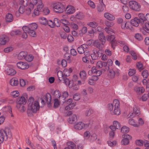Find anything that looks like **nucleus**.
Here are the masks:
<instances>
[{
	"label": "nucleus",
	"mask_w": 149,
	"mask_h": 149,
	"mask_svg": "<svg viewBox=\"0 0 149 149\" xmlns=\"http://www.w3.org/2000/svg\"><path fill=\"white\" fill-rule=\"evenodd\" d=\"M34 99L32 97H30L28 100V105L26 111L28 116H32L33 113H36L39 109V103L36 101L34 102Z\"/></svg>",
	"instance_id": "f257e3e1"
},
{
	"label": "nucleus",
	"mask_w": 149,
	"mask_h": 149,
	"mask_svg": "<svg viewBox=\"0 0 149 149\" xmlns=\"http://www.w3.org/2000/svg\"><path fill=\"white\" fill-rule=\"evenodd\" d=\"M120 105L119 101L117 99H115L113 101V103H109L108 104V109L111 111V113L112 115L118 116L121 113Z\"/></svg>",
	"instance_id": "f03ea898"
},
{
	"label": "nucleus",
	"mask_w": 149,
	"mask_h": 149,
	"mask_svg": "<svg viewBox=\"0 0 149 149\" xmlns=\"http://www.w3.org/2000/svg\"><path fill=\"white\" fill-rule=\"evenodd\" d=\"M38 27L37 24L33 23L29 24L28 26H24L22 27V29L24 31H27V33L31 36L35 37L36 36L35 30Z\"/></svg>",
	"instance_id": "7ed1b4c3"
},
{
	"label": "nucleus",
	"mask_w": 149,
	"mask_h": 149,
	"mask_svg": "<svg viewBox=\"0 0 149 149\" xmlns=\"http://www.w3.org/2000/svg\"><path fill=\"white\" fill-rule=\"evenodd\" d=\"M58 79L60 81H63V83L66 85L70 86V81L67 78L68 75L65 74H63L62 72L61 71H58L57 74Z\"/></svg>",
	"instance_id": "20e7f679"
},
{
	"label": "nucleus",
	"mask_w": 149,
	"mask_h": 149,
	"mask_svg": "<svg viewBox=\"0 0 149 149\" xmlns=\"http://www.w3.org/2000/svg\"><path fill=\"white\" fill-rule=\"evenodd\" d=\"M53 9L55 13H61L64 11L65 7L62 3L58 2L53 4Z\"/></svg>",
	"instance_id": "39448f33"
},
{
	"label": "nucleus",
	"mask_w": 149,
	"mask_h": 149,
	"mask_svg": "<svg viewBox=\"0 0 149 149\" xmlns=\"http://www.w3.org/2000/svg\"><path fill=\"white\" fill-rule=\"evenodd\" d=\"M37 5L39 8V6L40 8H41L42 6L43 5L42 0H30V3L29 5L31 8L33 9L34 6Z\"/></svg>",
	"instance_id": "423d86ee"
},
{
	"label": "nucleus",
	"mask_w": 149,
	"mask_h": 149,
	"mask_svg": "<svg viewBox=\"0 0 149 149\" xmlns=\"http://www.w3.org/2000/svg\"><path fill=\"white\" fill-rule=\"evenodd\" d=\"M129 6L130 8L136 11L140 10V5L138 3L134 1H130L129 2Z\"/></svg>",
	"instance_id": "0eeeda50"
},
{
	"label": "nucleus",
	"mask_w": 149,
	"mask_h": 149,
	"mask_svg": "<svg viewBox=\"0 0 149 149\" xmlns=\"http://www.w3.org/2000/svg\"><path fill=\"white\" fill-rule=\"evenodd\" d=\"M89 124H84L82 122H79L74 125V127L76 130H80L88 127Z\"/></svg>",
	"instance_id": "6e6552de"
},
{
	"label": "nucleus",
	"mask_w": 149,
	"mask_h": 149,
	"mask_svg": "<svg viewBox=\"0 0 149 149\" xmlns=\"http://www.w3.org/2000/svg\"><path fill=\"white\" fill-rule=\"evenodd\" d=\"M138 16L139 17V20L141 23L143 24L146 21H149V14H147L145 16L143 13H140L138 14Z\"/></svg>",
	"instance_id": "1a4fd4ad"
},
{
	"label": "nucleus",
	"mask_w": 149,
	"mask_h": 149,
	"mask_svg": "<svg viewBox=\"0 0 149 149\" xmlns=\"http://www.w3.org/2000/svg\"><path fill=\"white\" fill-rule=\"evenodd\" d=\"M122 137L123 139L121 141V144L124 145H126L129 144V140L132 138L131 136L127 134H123Z\"/></svg>",
	"instance_id": "9d476101"
},
{
	"label": "nucleus",
	"mask_w": 149,
	"mask_h": 149,
	"mask_svg": "<svg viewBox=\"0 0 149 149\" xmlns=\"http://www.w3.org/2000/svg\"><path fill=\"white\" fill-rule=\"evenodd\" d=\"M107 41L109 42L111 44L112 47L114 49L115 46L116 44V40H115V36L113 35H108L107 36Z\"/></svg>",
	"instance_id": "9b49d317"
},
{
	"label": "nucleus",
	"mask_w": 149,
	"mask_h": 149,
	"mask_svg": "<svg viewBox=\"0 0 149 149\" xmlns=\"http://www.w3.org/2000/svg\"><path fill=\"white\" fill-rule=\"evenodd\" d=\"M1 136V137H3V140H6L8 138H11L12 137V134L11 131H0Z\"/></svg>",
	"instance_id": "f8f14e48"
},
{
	"label": "nucleus",
	"mask_w": 149,
	"mask_h": 149,
	"mask_svg": "<svg viewBox=\"0 0 149 149\" xmlns=\"http://www.w3.org/2000/svg\"><path fill=\"white\" fill-rule=\"evenodd\" d=\"M109 127L112 130H120L121 128V125L118 122L114 120L113 122V125L110 126Z\"/></svg>",
	"instance_id": "ddd939ff"
},
{
	"label": "nucleus",
	"mask_w": 149,
	"mask_h": 149,
	"mask_svg": "<svg viewBox=\"0 0 149 149\" xmlns=\"http://www.w3.org/2000/svg\"><path fill=\"white\" fill-rule=\"evenodd\" d=\"M17 65L18 68L22 70L26 69L29 68V65L25 62H18L17 64Z\"/></svg>",
	"instance_id": "4468645a"
},
{
	"label": "nucleus",
	"mask_w": 149,
	"mask_h": 149,
	"mask_svg": "<svg viewBox=\"0 0 149 149\" xmlns=\"http://www.w3.org/2000/svg\"><path fill=\"white\" fill-rule=\"evenodd\" d=\"M9 39L8 37L5 35H2L0 36V44L2 45H5L8 42Z\"/></svg>",
	"instance_id": "2eb2a0df"
},
{
	"label": "nucleus",
	"mask_w": 149,
	"mask_h": 149,
	"mask_svg": "<svg viewBox=\"0 0 149 149\" xmlns=\"http://www.w3.org/2000/svg\"><path fill=\"white\" fill-rule=\"evenodd\" d=\"M44 99L46 102L48 106L49 107H51V97L50 94L49 93H47L44 97Z\"/></svg>",
	"instance_id": "dca6fc26"
},
{
	"label": "nucleus",
	"mask_w": 149,
	"mask_h": 149,
	"mask_svg": "<svg viewBox=\"0 0 149 149\" xmlns=\"http://www.w3.org/2000/svg\"><path fill=\"white\" fill-rule=\"evenodd\" d=\"M77 120V118L75 114H73L69 116L67 119L68 122L70 124H73Z\"/></svg>",
	"instance_id": "f3484780"
},
{
	"label": "nucleus",
	"mask_w": 149,
	"mask_h": 149,
	"mask_svg": "<svg viewBox=\"0 0 149 149\" xmlns=\"http://www.w3.org/2000/svg\"><path fill=\"white\" fill-rule=\"evenodd\" d=\"M66 13L68 14H71L75 12V9L72 6L69 5L66 9Z\"/></svg>",
	"instance_id": "a211bd4d"
},
{
	"label": "nucleus",
	"mask_w": 149,
	"mask_h": 149,
	"mask_svg": "<svg viewBox=\"0 0 149 149\" xmlns=\"http://www.w3.org/2000/svg\"><path fill=\"white\" fill-rule=\"evenodd\" d=\"M130 23L132 26L137 27L139 26V24L141 23V22L139 20V18L136 17L131 20Z\"/></svg>",
	"instance_id": "6ab92c4d"
},
{
	"label": "nucleus",
	"mask_w": 149,
	"mask_h": 149,
	"mask_svg": "<svg viewBox=\"0 0 149 149\" xmlns=\"http://www.w3.org/2000/svg\"><path fill=\"white\" fill-rule=\"evenodd\" d=\"M140 110L139 108L136 106L133 107V113H130L128 116L130 118H132L134 117L135 115L138 114L139 113Z\"/></svg>",
	"instance_id": "aec40b11"
},
{
	"label": "nucleus",
	"mask_w": 149,
	"mask_h": 149,
	"mask_svg": "<svg viewBox=\"0 0 149 149\" xmlns=\"http://www.w3.org/2000/svg\"><path fill=\"white\" fill-rule=\"evenodd\" d=\"M104 17L110 21H113L115 19V17L113 15L108 12L104 13Z\"/></svg>",
	"instance_id": "412c9836"
},
{
	"label": "nucleus",
	"mask_w": 149,
	"mask_h": 149,
	"mask_svg": "<svg viewBox=\"0 0 149 149\" xmlns=\"http://www.w3.org/2000/svg\"><path fill=\"white\" fill-rule=\"evenodd\" d=\"M16 102L17 104H23L26 103L25 98L22 96L18 97Z\"/></svg>",
	"instance_id": "4be33fe9"
},
{
	"label": "nucleus",
	"mask_w": 149,
	"mask_h": 149,
	"mask_svg": "<svg viewBox=\"0 0 149 149\" xmlns=\"http://www.w3.org/2000/svg\"><path fill=\"white\" fill-rule=\"evenodd\" d=\"M99 40L101 42L102 45H104L106 42V39L105 37L104 33H100L98 36Z\"/></svg>",
	"instance_id": "5701e85b"
},
{
	"label": "nucleus",
	"mask_w": 149,
	"mask_h": 149,
	"mask_svg": "<svg viewBox=\"0 0 149 149\" xmlns=\"http://www.w3.org/2000/svg\"><path fill=\"white\" fill-rule=\"evenodd\" d=\"M18 83V79L16 77H13L10 81V84L12 86H17Z\"/></svg>",
	"instance_id": "b1692460"
},
{
	"label": "nucleus",
	"mask_w": 149,
	"mask_h": 149,
	"mask_svg": "<svg viewBox=\"0 0 149 149\" xmlns=\"http://www.w3.org/2000/svg\"><path fill=\"white\" fill-rule=\"evenodd\" d=\"M134 90L138 94H141L143 93L145 91V89L143 87H139L136 86L134 87Z\"/></svg>",
	"instance_id": "393cba45"
},
{
	"label": "nucleus",
	"mask_w": 149,
	"mask_h": 149,
	"mask_svg": "<svg viewBox=\"0 0 149 149\" xmlns=\"http://www.w3.org/2000/svg\"><path fill=\"white\" fill-rule=\"evenodd\" d=\"M26 52H20L18 56V58L19 60L25 59L27 54Z\"/></svg>",
	"instance_id": "a878e982"
},
{
	"label": "nucleus",
	"mask_w": 149,
	"mask_h": 149,
	"mask_svg": "<svg viewBox=\"0 0 149 149\" xmlns=\"http://www.w3.org/2000/svg\"><path fill=\"white\" fill-rule=\"evenodd\" d=\"M129 22L125 21L121 24V27L122 29H130L129 26Z\"/></svg>",
	"instance_id": "bb28decb"
},
{
	"label": "nucleus",
	"mask_w": 149,
	"mask_h": 149,
	"mask_svg": "<svg viewBox=\"0 0 149 149\" xmlns=\"http://www.w3.org/2000/svg\"><path fill=\"white\" fill-rule=\"evenodd\" d=\"M43 5L42 6L41 8H40V6H39V8L38 6H37V9H35L34 10L33 14L35 16L38 15L39 14V13L41 12H42V8H43Z\"/></svg>",
	"instance_id": "cd10ccee"
},
{
	"label": "nucleus",
	"mask_w": 149,
	"mask_h": 149,
	"mask_svg": "<svg viewBox=\"0 0 149 149\" xmlns=\"http://www.w3.org/2000/svg\"><path fill=\"white\" fill-rule=\"evenodd\" d=\"M97 67L99 68H101L102 67H106L107 65V63L106 62H103L101 61H98L96 64Z\"/></svg>",
	"instance_id": "c85d7f7f"
},
{
	"label": "nucleus",
	"mask_w": 149,
	"mask_h": 149,
	"mask_svg": "<svg viewBox=\"0 0 149 149\" xmlns=\"http://www.w3.org/2000/svg\"><path fill=\"white\" fill-rule=\"evenodd\" d=\"M7 74L10 75H13L16 74L15 71L11 68H8L6 70Z\"/></svg>",
	"instance_id": "c756f323"
},
{
	"label": "nucleus",
	"mask_w": 149,
	"mask_h": 149,
	"mask_svg": "<svg viewBox=\"0 0 149 149\" xmlns=\"http://www.w3.org/2000/svg\"><path fill=\"white\" fill-rule=\"evenodd\" d=\"M13 16L12 14L10 13H8L6 16V20L7 22H10L13 20Z\"/></svg>",
	"instance_id": "7c9ffc66"
},
{
	"label": "nucleus",
	"mask_w": 149,
	"mask_h": 149,
	"mask_svg": "<svg viewBox=\"0 0 149 149\" xmlns=\"http://www.w3.org/2000/svg\"><path fill=\"white\" fill-rule=\"evenodd\" d=\"M16 107L19 111L22 113L24 112L26 109L25 107L23 104H17Z\"/></svg>",
	"instance_id": "2f4dec72"
},
{
	"label": "nucleus",
	"mask_w": 149,
	"mask_h": 149,
	"mask_svg": "<svg viewBox=\"0 0 149 149\" xmlns=\"http://www.w3.org/2000/svg\"><path fill=\"white\" fill-rule=\"evenodd\" d=\"M79 75L81 79L85 80L86 78V74L85 71L82 70L80 72Z\"/></svg>",
	"instance_id": "473e14b6"
},
{
	"label": "nucleus",
	"mask_w": 149,
	"mask_h": 149,
	"mask_svg": "<svg viewBox=\"0 0 149 149\" xmlns=\"http://www.w3.org/2000/svg\"><path fill=\"white\" fill-rule=\"evenodd\" d=\"M71 57L69 53H66L64 55V58L65 60L67 61V62L69 63H70L71 62V60L70 58Z\"/></svg>",
	"instance_id": "72a5a7b5"
},
{
	"label": "nucleus",
	"mask_w": 149,
	"mask_h": 149,
	"mask_svg": "<svg viewBox=\"0 0 149 149\" xmlns=\"http://www.w3.org/2000/svg\"><path fill=\"white\" fill-rule=\"evenodd\" d=\"M67 144L68 146V147L69 148H70L71 149H75L76 148V146L73 142H67Z\"/></svg>",
	"instance_id": "f704fd0d"
},
{
	"label": "nucleus",
	"mask_w": 149,
	"mask_h": 149,
	"mask_svg": "<svg viewBox=\"0 0 149 149\" xmlns=\"http://www.w3.org/2000/svg\"><path fill=\"white\" fill-rule=\"evenodd\" d=\"M93 45L99 49H100L102 48L101 44L97 40L94 41Z\"/></svg>",
	"instance_id": "c9c22d12"
},
{
	"label": "nucleus",
	"mask_w": 149,
	"mask_h": 149,
	"mask_svg": "<svg viewBox=\"0 0 149 149\" xmlns=\"http://www.w3.org/2000/svg\"><path fill=\"white\" fill-rule=\"evenodd\" d=\"M40 23L44 25H47V24L48 21L44 17H41L39 19Z\"/></svg>",
	"instance_id": "e433bc0d"
},
{
	"label": "nucleus",
	"mask_w": 149,
	"mask_h": 149,
	"mask_svg": "<svg viewBox=\"0 0 149 149\" xmlns=\"http://www.w3.org/2000/svg\"><path fill=\"white\" fill-rule=\"evenodd\" d=\"M129 123L130 125H132L134 127L139 126V124L134 121V120L133 119H130L129 120Z\"/></svg>",
	"instance_id": "4c0bfd02"
},
{
	"label": "nucleus",
	"mask_w": 149,
	"mask_h": 149,
	"mask_svg": "<svg viewBox=\"0 0 149 149\" xmlns=\"http://www.w3.org/2000/svg\"><path fill=\"white\" fill-rule=\"evenodd\" d=\"M143 29L146 32L149 33V21H146L145 22Z\"/></svg>",
	"instance_id": "58836bf2"
},
{
	"label": "nucleus",
	"mask_w": 149,
	"mask_h": 149,
	"mask_svg": "<svg viewBox=\"0 0 149 149\" xmlns=\"http://www.w3.org/2000/svg\"><path fill=\"white\" fill-rule=\"evenodd\" d=\"M87 25L92 28H95L98 26V23L95 22H91L87 23Z\"/></svg>",
	"instance_id": "ea45409f"
},
{
	"label": "nucleus",
	"mask_w": 149,
	"mask_h": 149,
	"mask_svg": "<svg viewBox=\"0 0 149 149\" xmlns=\"http://www.w3.org/2000/svg\"><path fill=\"white\" fill-rule=\"evenodd\" d=\"M61 96V93L58 90H55L54 93V96L56 98H59Z\"/></svg>",
	"instance_id": "a19ab883"
},
{
	"label": "nucleus",
	"mask_w": 149,
	"mask_h": 149,
	"mask_svg": "<svg viewBox=\"0 0 149 149\" xmlns=\"http://www.w3.org/2000/svg\"><path fill=\"white\" fill-rule=\"evenodd\" d=\"M33 58V56L31 54H27L25 59L28 62L32 61Z\"/></svg>",
	"instance_id": "79ce46f5"
},
{
	"label": "nucleus",
	"mask_w": 149,
	"mask_h": 149,
	"mask_svg": "<svg viewBox=\"0 0 149 149\" xmlns=\"http://www.w3.org/2000/svg\"><path fill=\"white\" fill-rule=\"evenodd\" d=\"M105 6L104 4H100L97 7V11L99 12H103L104 10V8H105Z\"/></svg>",
	"instance_id": "37998d69"
},
{
	"label": "nucleus",
	"mask_w": 149,
	"mask_h": 149,
	"mask_svg": "<svg viewBox=\"0 0 149 149\" xmlns=\"http://www.w3.org/2000/svg\"><path fill=\"white\" fill-rule=\"evenodd\" d=\"M59 100L58 98H55L54 100V108H57L60 104Z\"/></svg>",
	"instance_id": "c03bdc74"
},
{
	"label": "nucleus",
	"mask_w": 149,
	"mask_h": 149,
	"mask_svg": "<svg viewBox=\"0 0 149 149\" xmlns=\"http://www.w3.org/2000/svg\"><path fill=\"white\" fill-rule=\"evenodd\" d=\"M21 31L19 30L13 31L10 33V35L11 36H13L16 35L20 34Z\"/></svg>",
	"instance_id": "a18cd8bd"
},
{
	"label": "nucleus",
	"mask_w": 149,
	"mask_h": 149,
	"mask_svg": "<svg viewBox=\"0 0 149 149\" xmlns=\"http://www.w3.org/2000/svg\"><path fill=\"white\" fill-rule=\"evenodd\" d=\"M67 105L65 107V109L66 110H70L73 109V107L75 106V104H71Z\"/></svg>",
	"instance_id": "49530a36"
},
{
	"label": "nucleus",
	"mask_w": 149,
	"mask_h": 149,
	"mask_svg": "<svg viewBox=\"0 0 149 149\" xmlns=\"http://www.w3.org/2000/svg\"><path fill=\"white\" fill-rule=\"evenodd\" d=\"M97 71L96 67L94 66L93 67L91 70L88 71V74L89 75H91L93 74H95Z\"/></svg>",
	"instance_id": "de8ad7c7"
},
{
	"label": "nucleus",
	"mask_w": 149,
	"mask_h": 149,
	"mask_svg": "<svg viewBox=\"0 0 149 149\" xmlns=\"http://www.w3.org/2000/svg\"><path fill=\"white\" fill-rule=\"evenodd\" d=\"M135 38L138 40H141L143 39L142 36L141 34L139 33H136L134 36Z\"/></svg>",
	"instance_id": "09e8293b"
},
{
	"label": "nucleus",
	"mask_w": 149,
	"mask_h": 149,
	"mask_svg": "<svg viewBox=\"0 0 149 149\" xmlns=\"http://www.w3.org/2000/svg\"><path fill=\"white\" fill-rule=\"evenodd\" d=\"M115 72L114 71L111 70H109V75L111 78H114L115 76Z\"/></svg>",
	"instance_id": "8fccbe9b"
},
{
	"label": "nucleus",
	"mask_w": 149,
	"mask_h": 149,
	"mask_svg": "<svg viewBox=\"0 0 149 149\" xmlns=\"http://www.w3.org/2000/svg\"><path fill=\"white\" fill-rule=\"evenodd\" d=\"M88 5L92 8H95V5L94 3L91 0H89L88 2Z\"/></svg>",
	"instance_id": "3c124183"
},
{
	"label": "nucleus",
	"mask_w": 149,
	"mask_h": 149,
	"mask_svg": "<svg viewBox=\"0 0 149 149\" xmlns=\"http://www.w3.org/2000/svg\"><path fill=\"white\" fill-rule=\"evenodd\" d=\"M136 72V71L135 69H130L129 70L128 72V75L130 76H132Z\"/></svg>",
	"instance_id": "603ef678"
},
{
	"label": "nucleus",
	"mask_w": 149,
	"mask_h": 149,
	"mask_svg": "<svg viewBox=\"0 0 149 149\" xmlns=\"http://www.w3.org/2000/svg\"><path fill=\"white\" fill-rule=\"evenodd\" d=\"M142 75L144 78H147L148 76V71L146 70H144L142 72Z\"/></svg>",
	"instance_id": "864d4df0"
},
{
	"label": "nucleus",
	"mask_w": 149,
	"mask_h": 149,
	"mask_svg": "<svg viewBox=\"0 0 149 149\" xmlns=\"http://www.w3.org/2000/svg\"><path fill=\"white\" fill-rule=\"evenodd\" d=\"M77 50L79 53L81 54H83L85 52L84 49L81 45L80 47H78Z\"/></svg>",
	"instance_id": "5fc2aeb1"
},
{
	"label": "nucleus",
	"mask_w": 149,
	"mask_h": 149,
	"mask_svg": "<svg viewBox=\"0 0 149 149\" xmlns=\"http://www.w3.org/2000/svg\"><path fill=\"white\" fill-rule=\"evenodd\" d=\"M42 12L45 15H47L49 13V10L47 8H42Z\"/></svg>",
	"instance_id": "6e6d98bb"
},
{
	"label": "nucleus",
	"mask_w": 149,
	"mask_h": 149,
	"mask_svg": "<svg viewBox=\"0 0 149 149\" xmlns=\"http://www.w3.org/2000/svg\"><path fill=\"white\" fill-rule=\"evenodd\" d=\"M68 93L67 92L65 91L64 92L62 95H61V98H63V100H65L66 97L68 96Z\"/></svg>",
	"instance_id": "4d7b16f0"
},
{
	"label": "nucleus",
	"mask_w": 149,
	"mask_h": 149,
	"mask_svg": "<svg viewBox=\"0 0 149 149\" xmlns=\"http://www.w3.org/2000/svg\"><path fill=\"white\" fill-rule=\"evenodd\" d=\"M70 25L71 27L75 30H77L78 29V26L73 22H71Z\"/></svg>",
	"instance_id": "13d9d810"
},
{
	"label": "nucleus",
	"mask_w": 149,
	"mask_h": 149,
	"mask_svg": "<svg viewBox=\"0 0 149 149\" xmlns=\"http://www.w3.org/2000/svg\"><path fill=\"white\" fill-rule=\"evenodd\" d=\"M25 7L23 6H20L19 9V13L21 14L23 13L25 11Z\"/></svg>",
	"instance_id": "bf43d9fd"
},
{
	"label": "nucleus",
	"mask_w": 149,
	"mask_h": 149,
	"mask_svg": "<svg viewBox=\"0 0 149 149\" xmlns=\"http://www.w3.org/2000/svg\"><path fill=\"white\" fill-rule=\"evenodd\" d=\"M55 26H56L57 27H59L60 25V22L59 20L57 18H55L54 19Z\"/></svg>",
	"instance_id": "052dcab7"
},
{
	"label": "nucleus",
	"mask_w": 149,
	"mask_h": 149,
	"mask_svg": "<svg viewBox=\"0 0 149 149\" xmlns=\"http://www.w3.org/2000/svg\"><path fill=\"white\" fill-rule=\"evenodd\" d=\"M11 95L13 97H16L19 95V93L17 91H15L11 93Z\"/></svg>",
	"instance_id": "680f3d73"
},
{
	"label": "nucleus",
	"mask_w": 149,
	"mask_h": 149,
	"mask_svg": "<svg viewBox=\"0 0 149 149\" xmlns=\"http://www.w3.org/2000/svg\"><path fill=\"white\" fill-rule=\"evenodd\" d=\"M136 67L138 69L141 70H143L144 68L141 62H138L136 64Z\"/></svg>",
	"instance_id": "e2e57ef3"
},
{
	"label": "nucleus",
	"mask_w": 149,
	"mask_h": 149,
	"mask_svg": "<svg viewBox=\"0 0 149 149\" xmlns=\"http://www.w3.org/2000/svg\"><path fill=\"white\" fill-rule=\"evenodd\" d=\"M93 113V111L91 109H89L86 111V116H89Z\"/></svg>",
	"instance_id": "0e129e2a"
},
{
	"label": "nucleus",
	"mask_w": 149,
	"mask_h": 149,
	"mask_svg": "<svg viewBox=\"0 0 149 149\" xmlns=\"http://www.w3.org/2000/svg\"><path fill=\"white\" fill-rule=\"evenodd\" d=\"M143 142L141 140H138L136 141L135 143L136 145L140 146H142L143 145Z\"/></svg>",
	"instance_id": "69168bd1"
},
{
	"label": "nucleus",
	"mask_w": 149,
	"mask_h": 149,
	"mask_svg": "<svg viewBox=\"0 0 149 149\" xmlns=\"http://www.w3.org/2000/svg\"><path fill=\"white\" fill-rule=\"evenodd\" d=\"M47 24L51 28H53L55 26L54 22H53L51 20L48 21Z\"/></svg>",
	"instance_id": "338daca9"
},
{
	"label": "nucleus",
	"mask_w": 149,
	"mask_h": 149,
	"mask_svg": "<svg viewBox=\"0 0 149 149\" xmlns=\"http://www.w3.org/2000/svg\"><path fill=\"white\" fill-rule=\"evenodd\" d=\"M91 135L89 131H86L84 134V136L86 139H88Z\"/></svg>",
	"instance_id": "774afa93"
}]
</instances>
